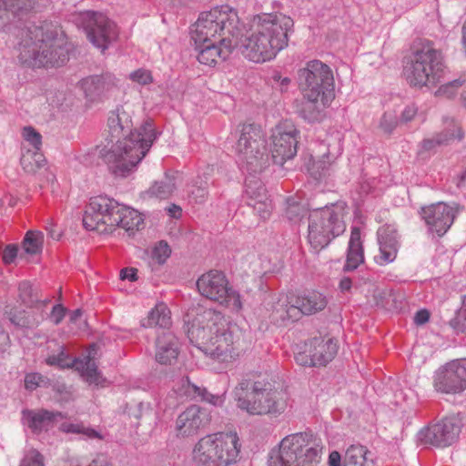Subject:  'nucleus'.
Segmentation results:
<instances>
[{"instance_id":"f257e3e1","label":"nucleus","mask_w":466,"mask_h":466,"mask_svg":"<svg viewBox=\"0 0 466 466\" xmlns=\"http://www.w3.org/2000/svg\"><path fill=\"white\" fill-rule=\"evenodd\" d=\"M242 30L238 11L228 5L202 12L191 27L195 45L210 41L240 47L249 61L264 63L274 59L289 46L294 30L293 19L281 12L260 13L253 16L246 37L239 42Z\"/></svg>"},{"instance_id":"f03ea898","label":"nucleus","mask_w":466,"mask_h":466,"mask_svg":"<svg viewBox=\"0 0 466 466\" xmlns=\"http://www.w3.org/2000/svg\"><path fill=\"white\" fill-rule=\"evenodd\" d=\"M131 110L117 106L109 113L107 131L116 144L105 155V161L116 177H125L133 173L157 138L153 123L146 121L133 131Z\"/></svg>"},{"instance_id":"7ed1b4c3","label":"nucleus","mask_w":466,"mask_h":466,"mask_svg":"<svg viewBox=\"0 0 466 466\" xmlns=\"http://www.w3.org/2000/svg\"><path fill=\"white\" fill-rule=\"evenodd\" d=\"M187 337L205 355L222 363L238 356V329L218 311L198 308L187 315Z\"/></svg>"},{"instance_id":"20e7f679","label":"nucleus","mask_w":466,"mask_h":466,"mask_svg":"<svg viewBox=\"0 0 466 466\" xmlns=\"http://www.w3.org/2000/svg\"><path fill=\"white\" fill-rule=\"evenodd\" d=\"M235 151L239 168L250 174L245 181L247 204L252 207L262 219H267L272 211V203L263 183L252 176L253 173L264 170L270 160L261 127L252 124L243 125Z\"/></svg>"},{"instance_id":"39448f33","label":"nucleus","mask_w":466,"mask_h":466,"mask_svg":"<svg viewBox=\"0 0 466 466\" xmlns=\"http://www.w3.org/2000/svg\"><path fill=\"white\" fill-rule=\"evenodd\" d=\"M19 59L31 67L63 66L68 59L64 33L57 25L49 22L28 27L20 43Z\"/></svg>"},{"instance_id":"423d86ee","label":"nucleus","mask_w":466,"mask_h":466,"mask_svg":"<svg viewBox=\"0 0 466 466\" xmlns=\"http://www.w3.org/2000/svg\"><path fill=\"white\" fill-rule=\"evenodd\" d=\"M299 81L305 98L299 114L309 122L318 121L335 96L332 70L319 60H311L299 71Z\"/></svg>"},{"instance_id":"0eeeda50","label":"nucleus","mask_w":466,"mask_h":466,"mask_svg":"<svg viewBox=\"0 0 466 466\" xmlns=\"http://www.w3.org/2000/svg\"><path fill=\"white\" fill-rule=\"evenodd\" d=\"M240 447L236 432L208 434L195 444L192 460L198 466H229L237 462Z\"/></svg>"},{"instance_id":"6e6552de","label":"nucleus","mask_w":466,"mask_h":466,"mask_svg":"<svg viewBox=\"0 0 466 466\" xmlns=\"http://www.w3.org/2000/svg\"><path fill=\"white\" fill-rule=\"evenodd\" d=\"M322 450L320 439L312 434H289L280 441L278 453L270 457L269 466H317Z\"/></svg>"},{"instance_id":"1a4fd4ad","label":"nucleus","mask_w":466,"mask_h":466,"mask_svg":"<svg viewBox=\"0 0 466 466\" xmlns=\"http://www.w3.org/2000/svg\"><path fill=\"white\" fill-rule=\"evenodd\" d=\"M444 64L441 53L431 43H417L404 66V76L410 86L422 87L440 81Z\"/></svg>"},{"instance_id":"9d476101","label":"nucleus","mask_w":466,"mask_h":466,"mask_svg":"<svg viewBox=\"0 0 466 466\" xmlns=\"http://www.w3.org/2000/svg\"><path fill=\"white\" fill-rule=\"evenodd\" d=\"M347 205L339 201L309 213L308 240L314 249H321L346 229Z\"/></svg>"},{"instance_id":"9b49d317","label":"nucleus","mask_w":466,"mask_h":466,"mask_svg":"<svg viewBox=\"0 0 466 466\" xmlns=\"http://www.w3.org/2000/svg\"><path fill=\"white\" fill-rule=\"evenodd\" d=\"M236 389L238 407L250 415H268L279 417L289 406V396L283 390L266 387L261 382H255L251 390L245 397L238 396Z\"/></svg>"},{"instance_id":"f8f14e48","label":"nucleus","mask_w":466,"mask_h":466,"mask_svg":"<svg viewBox=\"0 0 466 466\" xmlns=\"http://www.w3.org/2000/svg\"><path fill=\"white\" fill-rule=\"evenodd\" d=\"M197 288L203 297L233 312H239L243 309L241 295L229 285L227 277L220 271L210 270L201 275Z\"/></svg>"},{"instance_id":"ddd939ff","label":"nucleus","mask_w":466,"mask_h":466,"mask_svg":"<svg viewBox=\"0 0 466 466\" xmlns=\"http://www.w3.org/2000/svg\"><path fill=\"white\" fill-rule=\"evenodd\" d=\"M75 22L85 29L93 46L102 51L107 49L117 38L118 31L116 24L101 13L80 12L76 15Z\"/></svg>"},{"instance_id":"4468645a","label":"nucleus","mask_w":466,"mask_h":466,"mask_svg":"<svg viewBox=\"0 0 466 466\" xmlns=\"http://www.w3.org/2000/svg\"><path fill=\"white\" fill-rule=\"evenodd\" d=\"M118 202L105 196L90 198L83 216V225L88 230L110 233L116 228L115 211Z\"/></svg>"},{"instance_id":"2eb2a0df","label":"nucleus","mask_w":466,"mask_h":466,"mask_svg":"<svg viewBox=\"0 0 466 466\" xmlns=\"http://www.w3.org/2000/svg\"><path fill=\"white\" fill-rule=\"evenodd\" d=\"M299 131L290 121H283L271 130V159L278 165H283L297 154Z\"/></svg>"},{"instance_id":"dca6fc26","label":"nucleus","mask_w":466,"mask_h":466,"mask_svg":"<svg viewBox=\"0 0 466 466\" xmlns=\"http://www.w3.org/2000/svg\"><path fill=\"white\" fill-rule=\"evenodd\" d=\"M338 352L337 342L333 339L314 338L303 345H297L295 360L302 366L326 365Z\"/></svg>"},{"instance_id":"f3484780","label":"nucleus","mask_w":466,"mask_h":466,"mask_svg":"<svg viewBox=\"0 0 466 466\" xmlns=\"http://www.w3.org/2000/svg\"><path fill=\"white\" fill-rule=\"evenodd\" d=\"M436 390L456 394L466 389V359L453 360L440 367L434 374Z\"/></svg>"},{"instance_id":"a211bd4d","label":"nucleus","mask_w":466,"mask_h":466,"mask_svg":"<svg viewBox=\"0 0 466 466\" xmlns=\"http://www.w3.org/2000/svg\"><path fill=\"white\" fill-rule=\"evenodd\" d=\"M459 211V205L456 203L438 202L421 208L420 216L429 232L441 237L451 227Z\"/></svg>"},{"instance_id":"6ab92c4d","label":"nucleus","mask_w":466,"mask_h":466,"mask_svg":"<svg viewBox=\"0 0 466 466\" xmlns=\"http://www.w3.org/2000/svg\"><path fill=\"white\" fill-rule=\"evenodd\" d=\"M460 432L459 421L454 418H446L420 430L418 433V441L423 444L443 448L453 444L459 438Z\"/></svg>"},{"instance_id":"aec40b11","label":"nucleus","mask_w":466,"mask_h":466,"mask_svg":"<svg viewBox=\"0 0 466 466\" xmlns=\"http://www.w3.org/2000/svg\"><path fill=\"white\" fill-rule=\"evenodd\" d=\"M46 362L50 366H57L58 368H75L89 384L96 386H103L106 380L91 361L90 358L84 360H72L61 347L57 355H51L46 358Z\"/></svg>"},{"instance_id":"412c9836","label":"nucleus","mask_w":466,"mask_h":466,"mask_svg":"<svg viewBox=\"0 0 466 466\" xmlns=\"http://www.w3.org/2000/svg\"><path fill=\"white\" fill-rule=\"evenodd\" d=\"M265 309V316L274 324L299 319V310L294 306L293 295H280L276 299H272L267 302Z\"/></svg>"},{"instance_id":"4be33fe9","label":"nucleus","mask_w":466,"mask_h":466,"mask_svg":"<svg viewBox=\"0 0 466 466\" xmlns=\"http://www.w3.org/2000/svg\"><path fill=\"white\" fill-rule=\"evenodd\" d=\"M379 254L375 256V261L380 266H385L395 260L399 249V238L397 230L393 226H383L378 231Z\"/></svg>"},{"instance_id":"5701e85b","label":"nucleus","mask_w":466,"mask_h":466,"mask_svg":"<svg viewBox=\"0 0 466 466\" xmlns=\"http://www.w3.org/2000/svg\"><path fill=\"white\" fill-rule=\"evenodd\" d=\"M208 421V414L198 406L192 405L177 417L176 431L179 436H192L204 427Z\"/></svg>"},{"instance_id":"b1692460","label":"nucleus","mask_w":466,"mask_h":466,"mask_svg":"<svg viewBox=\"0 0 466 466\" xmlns=\"http://www.w3.org/2000/svg\"><path fill=\"white\" fill-rule=\"evenodd\" d=\"M63 418L61 412L46 410H25L22 412L23 424L35 434L49 431Z\"/></svg>"},{"instance_id":"393cba45","label":"nucleus","mask_w":466,"mask_h":466,"mask_svg":"<svg viewBox=\"0 0 466 466\" xmlns=\"http://www.w3.org/2000/svg\"><path fill=\"white\" fill-rule=\"evenodd\" d=\"M179 354V342L177 338L171 332H165L158 336L156 341L157 362L161 365L174 364Z\"/></svg>"},{"instance_id":"a878e982","label":"nucleus","mask_w":466,"mask_h":466,"mask_svg":"<svg viewBox=\"0 0 466 466\" xmlns=\"http://www.w3.org/2000/svg\"><path fill=\"white\" fill-rule=\"evenodd\" d=\"M117 84L116 78L110 75L92 76L84 78L81 81V88L86 96L90 100H95L113 89Z\"/></svg>"},{"instance_id":"bb28decb","label":"nucleus","mask_w":466,"mask_h":466,"mask_svg":"<svg viewBox=\"0 0 466 466\" xmlns=\"http://www.w3.org/2000/svg\"><path fill=\"white\" fill-rule=\"evenodd\" d=\"M116 228H121L128 234H134L144 227V215L138 210L118 203L115 211Z\"/></svg>"},{"instance_id":"cd10ccee","label":"nucleus","mask_w":466,"mask_h":466,"mask_svg":"<svg viewBox=\"0 0 466 466\" xmlns=\"http://www.w3.org/2000/svg\"><path fill=\"white\" fill-rule=\"evenodd\" d=\"M463 132L459 124L452 118L445 119V128L433 137L426 138L421 143V147L425 151H431L437 147L449 144L454 140H461Z\"/></svg>"},{"instance_id":"c85d7f7f","label":"nucleus","mask_w":466,"mask_h":466,"mask_svg":"<svg viewBox=\"0 0 466 466\" xmlns=\"http://www.w3.org/2000/svg\"><path fill=\"white\" fill-rule=\"evenodd\" d=\"M196 47L198 50V60L199 63L213 66L218 60H225L236 46H228L216 41H210L209 43L196 45Z\"/></svg>"},{"instance_id":"c756f323","label":"nucleus","mask_w":466,"mask_h":466,"mask_svg":"<svg viewBox=\"0 0 466 466\" xmlns=\"http://www.w3.org/2000/svg\"><path fill=\"white\" fill-rule=\"evenodd\" d=\"M293 303L299 310V319L301 315H311L324 309L328 300L322 293L311 291L299 297L293 295Z\"/></svg>"},{"instance_id":"7c9ffc66","label":"nucleus","mask_w":466,"mask_h":466,"mask_svg":"<svg viewBox=\"0 0 466 466\" xmlns=\"http://www.w3.org/2000/svg\"><path fill=\"white\" fill-rule=\"evenodd\" d=\"M47 0H0V28L5 26L10 18V14L16 15L45 5Z\"/></svg>"},{"instance_id":"2f4dec72","label":"nucleus","mask_w":466,"mask_h":466,"mask_svg":"<svg viewBox=\"0 0 466 466\" xmlns=\"http://www.w3.org/2000/svg\"><path fill=\"white\" fill-rule=\"evenodd\" d=\"M364 261V253L360 238V230L358 228H352L349 241L346 263L343 267L344 271L356 269L359 265Z\"/></svg>"},{"instance_id":"473e14b6","label":"nucleus","mask_w":466,"mask_h":466,"mask_svg":"<svg viewBox=\"0 0 466 466\" xmlns=\"http://www.w3.org/2000/svg\"><path fill=\"white\" fill-rule=\"evenodd\" d=\"M343 466H375V463L366 447L351 445L345 452Z\"/></svg>"},{"instance_id":"72a5a7b5","label":"nucleus","mask_w":466,"mask_h":466,"mask_svg":"<svg viewBox=\"0 0 466 466\" xmlns=\"http://www.w3.org/2000/svg\"><path fill=\"white\" fill-rule=\"evenodd\" d=\"M178 394L190 398L200 397L203 400L214 406H220L224 402L221 396L208 393L205 389L192 384L187 378L182 380V388L178 390Z\"/></svg>"},{"instance_id":"f704fd0d","label":"nucleus","mask_w":466,"mask_h":466,"mask_svg":"<svg viewBox=\"0 0 466 466\" xmlns=\"http://www.w3.org/2000/svg\"><path fill=\"white\" fill-rule=\"evenodd\" d=\"M171 325V313L165 303H157L153 308L147 318L144 320L143 326L146 328L160 327L167 329Z\"/></svg>"},{"instance_id":"c9c22d12","label":"nucleus","mask_w":466,"mask_h":466,"mask_svg":"<svg viewBox=\"0 0 466 466\" xmlns=\"http://www.w3.org/2000/svg\"><path fill=\"white\" fill-rule=\"evenodd\" d=\"M171 248L165 241L156 243L152 248L146 251V256L148 265L155 268V267L161 266L166 263L170 257Z\"/></svg>"},{"instance_id":"e433bc0d","label":"nucleus","mask_w":466,"mask_h":466,"mask_svg":"<svg viewBox=\"0 0 466 466\" xmlns=\"http://www.w3.org/2000/svg\"><path fill=\"white\" fill-rule=\"evenodd\" d=\"M44 247V234L39 230H28L22 241V250L27 255H38Z\"/></svg>"},{"instance_id":"4c0bfd02","label":"nucleus","mask_w":466,"mask_h":466,"mask_svg":"<svg viewBox=\"0 0 466 466\" xmlns=\"http://www.w3.org/2000/svg\"><path fill=\"white\" fill-rule=\"evenodd\" d=\"M20 162L22 168L26 173L34 174L44 166L45 157L38 150L25 149V146L24 145V151Z\"/></svg>"},{"instance_id":"58836bf2","label":"nucleus","mask_w":466,"mask_h":466,"mask_svg":"<svg viewBox=\"0 0 466 466\" xmlns=\"http://www.w3.org/2000/svg\"><path fill=\"white\" fill-rule=\"evenodd\" d=\"M176 188L175 177L166 175L160 181L155 182L148 189L147 193L151 197L157 198H169Z\"/></svg>"},{"instance_id":"ea45409f","label":"nucleus","mask_w":466,"mask_h":466,"mask_svg":"<svg viewBox=\"0 0 466 466\" xmlns=\"http://www.w3.org/2000/svg\"><path fill=\"white\" fill-rule=\"evenodd\" d=\"M59 429L66 433L82 434L86 439H102L97 431L85 427L82 423L63 422Z\"/></svg>"},{"instance_id":"a19ab883","label":"nucleus","mask_w":466,"mask_h":466,"mask_svg":"<svg viewBox=\"0 0 466 466\" xmlns=\"http://www.w3.org/2000/svg\"><path fill=\"white\" fill-rule=\"evenodd\" d=\"M22 137L24 138L23 146H25V149L40 151L42 137L34 127H25L22 129Z\"/></svg>"},{"instance_id":"79ce46f5","label":"nucleus","mask_w":466,"mask_h":466,"mask_svg":"<svg viewBox=\"0 0 466 466\" xmlns=\"http://www.w3.org/2000/svg\"><path fill=\"white\" fill-rule=\"evenodd\" d=\"M308 214V210L304 206L295 202L288 201L286 208V217L292 223H299L301 219Z\"/></svg>"},{"instance_id":"37998d69","label":"nucleus","mask_w":466,"mask_h":466,"mask_svg":"<svg viewBox=\"0 0 466 466\" xmlns=\"http://www.w3.org/2000/svg\"><path fill=\"white\" fill-rule=\"evenodd\" d=\"M397 126V112L395 110L386 111L380 121V129L386 134H390L396 128Z\"/></svg>"},{"instance_id":"c03bdc74","label":"nucleus","mask_w":466,"mask_h":466,"mask_svg":"<svg viewBox=\"0 0 466 466\" xmlns=\"http://www.w3.org/2000/svg\"><path fill=\"white\" fill-rule=\"evenodd\" d=\"M19 298L22 302L25 305L32 306L35 302L37 301L36 295L34 293V289L32 285L24 281L19 285Z\"/></svg>"},{"instance_id":"a18cd8bd","label":"nucleus","mask_w":466,"mask_h":466,"mask_svg":"<svg viewBox=\"0 0 466 466\" xmlns=\"http://www.w3.org/2000/svg\"><path fill=\"white\" fill-rule=\"evenodd\" d=\"M20 466H45L44 458L36 450L31 449L25 454Z\"/></svg>"},{"instance_id":"49530a36","label":"nucleus","mask_w":466,"mask_h":466,"mask_svg":"<svg viewBox=\"0 0 466 466\" xmlns=\"http://www.w3.org/2000/svg\"><path fill=\"white\" fill-rule=\"evenodd\" d=\"M130 79L141 86H146L153 82V76L150 71L140 68L129 75Z\"/></svg>"},{"instance_id":"de8ad7c7","label":"nucleus","mask_w":466,"mask_h":466,"mask_svg":"<svg viewBox=\"0 0 466 466\" xmlns=\"http://www.w3.org/2000/svg\"><path fill=\"white\" fill-rule=\"evenodd\" d=\"M462 81L456 79L451 82H449L445 85H442L437 91L439 96L452 97L458 91V89L461 86Z\"/></svg>"},{"instance_id":"09e8293b","label":"nucleus","mask_w":466,"mask_h":466,"mask_svg":"<svg viewBox=\"0 0 466 466\" xmlns=\"http://www.w3.org/2000/svg\"><path fill=\"white\" fill-rule=\"evenodd\" d=\"M9 319L15 326L22 328H30L38 323V321L32 322L31 320H29L28 317L25 316V313L24 311L18 312V315L10 312Z\"/></svg>"},{"instance_id":"8fccbe9b","label":"nucleus","mask_w":466,"mask_h":466,"mask_svg":"<svg viewBox=\"0 0 466 466\" xmlns=\"http://www.w3.org/2000/svg\"><path fill=\"white\" fill-rule=\"evenodd\" d=\"M44 380L43 377L38 373H30L25 376V386L27 390H33L36 389Z\"/></svg>"},{"instance_id":"3c124183","label":"nucleus","mask_w":466,"mask_h":466,"mask_svg":"<svg viewBox=\"0 0 466 466\" xmlns=\"http://www.w3.org/2000/svg\"><path fill=\"white\" fill-rule=\"evenodd\" d=\"M66 314V309L61 305H55L50 314L51 321L57 325L64 319Z\"/></svg>"},{"instance_id":"603ef678","label":"nucleus","mask_w":466,"mask_h":466,"mask_svg":"<svg viewBox=\"0 0 466 466\" xmlns=\"http://www.w3.org/2000/svg\"><path fill=\"white\" fill-rule=\"evenodd\" d=\"M18 249L15 246H7L3 252V260L5 264L12 263L17 256Z\"/></svg>"},{"instance_id":"864d4df0","label":"nucleus","mask_w":466,"mask_h":466,"mask_svg":"<svg viewBox=\"0 0 466 466\" xmlns=\"http://www.w3.org/2000/svg\"><path fill=\"white\" fill-rule=\"evenodd\" d=\"M417 113V108L414 106H406L401 112L400 120L402 122H409L412 120Z\"/></svg>"},{"instance_id":"5fc2aeb1","label":"nucleus","mask_w":466,"mask_h":466,"mask_svg":"<svg viewBox=\"0 0 466 466\" xmlns=\"http://www.w3.org/2000/svg\"><path fill=\"white\" fill-rule=\"evenodd\" d=\"M339 288L341 292H350L351 289H357V285L353 284L351 279L348 277H343L339 280Z\"/></svg>"},{"instance_id":"6e6d98bb","label":"nucleus","mask_w":466,"mask_h":466,"mask_svg":"<svg viewBox=\"0 0 466 466\" xmlns=\"http://www.w3.org/2000/svg\"><path fill=\"white\" fill-rule=\"evenodd\" d=\"M137 270L133 268H126L120 271V278L122 279H128L130 281L137 280Z\"/></svg>"},{"instance_id":"4d7b16f0","label":"nucleus","mask_w":466,"mask_h":466,"mask_svg":"<svg viewBox=\"0 0 466 466\" xmlns=\"http://www.w3.org/2000/svg\"><path fill=\"white\" fill-rule=\"evenodd\" d=\"M430 319V313L426 309L419 310L414 316V321L418 325L425 324Z\"/></svg>"},{"instance_id":"13d9d810","label":"nucleus","mask_w":466,"mask_h":466,"mask_svg":"<svg viewBox=\"0 0 466 466\" xmlns=\"http://www.w3.org/2000/svg\"><path fill=\"white\" fill-rule=\"evenodd\" d=\"M329 466H341V456L339 452L333 451L329 453Z\"/></svg>"},{"instance_id":"bf43d9fd","label":"nucleus","mask_w":466,"mask_h":466,"mask_svg":"<svg viewBox=\"0 0 466 466\" xmlns=\"http://www.w3.org/2000/svg\"><path fill=\"white\" fill-rule=\"evenodd\" d=\"M167 214L171 217V218H178L181 217V214H182V209L179 206L177 205H175V204H172L170 206H168L167 208H166Z\"/></svg>"},{"instance_id":"052dcab7","label":"nucleus","mask_w":466,"mask_h":466,"mask_svg":"<svg viewBox=\"0 0 466 466\" xmlns=\"http://www.w3.org/2000/svg\"><path fill=\"white\" fill-rule=\"evenodd\" d=\"M454 183L458 187L466 186V168L454 177Z\"/></svg>"},{"instance_id":"680f3d73","label":"nucleus","mask_w":466,"mask_h":466,"mask_svg":"<svg viewBox=\"0 0 466 466\" xmlns=\"http://www.w3.org/2000/svg\"><path fill=\"white\" fill-rule=\"evenodd\" d=\"M46 230L48 232L50 238L54 239H58L60 238V233H56L55 230V224L53 222L47 223L46 226Z\"/></svg>"},{"instance_id":"e2e57ef3","label":"nucleus","mask_w":466,"mask_h":466,"mask_svg":"<svg viewBox=\"0 0 466 466\" xmlns=\"http://www.w3.org/2000/svg\"><path fill=\"white\" fill-rule=\"evenodd\" d=\"M275 80L279 82V85L282 88H287L290 83V79L287 76L281 77L280 76H275Z\"/></svg>"},{"instance_id":"0e129e2a","label":"nucleus","mask_w":466,"mask_h":466,"mask_svg":"<svg viewBox=\"0 0 466 466\" xmlns=\"http://www.w3.org/2000/svg\"><path fill=\"white\" fill-rule=\"evenodd\" d=\"M82 311L80 309H76L72 312L70 316V320L72 322H76L82 317Z\"/></svg>"},{"instance_id":"69168bd1","label":"nucleus","mask_w":466,"mask_h":466,"mask_svg":"<svg viewBox=\"0 0 466 466\" xmlns=\"http://www.w3.org/2000/svg\"><path fill=\"white\" fill-rule=\"evenodd\" d=\"M461 316L464 317V319L466 321V297L463 299V305H462V309H461Z\"/></svg>"},{"instance_id":"338daca9","label":"nucleus","mask_w":466,"mask_h":466,"mask_svg":"<svg viewBox=\"0 0 466 466\" xmlns=\"http://www.w3.org/2000/svg\"><path fill=\"white\" fill-rule=\"evenodd\" d=\"M311 175L314 176L315 177H320L322 175V171H320L319 169L318 170H312L311 171Z\"/></svg>"},{"instance_id":"774afa93","label":"nucleus","mask_w":466,"mask_h":466,"mask_svg":"<svg viewBox=\"0 0 466 466\" xmlns=\"http://www.w3.org/2000/svg\"><path fill=\"white\" fill-rule=\"evenodd\" d=\"M46 179H47L48 182H54V180H55L54 174L48 173Z\"/></svg>"}]
</instances>
